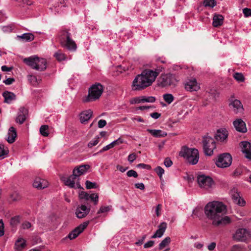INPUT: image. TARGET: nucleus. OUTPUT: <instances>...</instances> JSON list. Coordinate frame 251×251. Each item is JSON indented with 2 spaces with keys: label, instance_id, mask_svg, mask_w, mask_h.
<instances>
[{
  "label": "nucleus",
  "instance_id": "nucleus-1",
  "mask_svg": "<svg viewBox=\"0 0 251 251\" xmlns=\"http://www.w3.org/2000/svg\"><path fill=\"white\" fill-rule=\"evenodd\" d=\"M226 206L222 202L212 201L208 202L204 206V214L215 226H225L231 222L230 218L224 216L226 213Z\"/></svg>",
  "mask_w": 251,
  "mask_h": 251
},
{
  "label": "nucleus",
  "instance_id": "nucleus-2",
  "mask_svg": "<svg viewBox=\"0 0 251 251\" xmlns=\"http://www.w3.org/2000/svg\"><path fill=\"white\" fill-rule=\"evenodd\" d=\"M163 68L157 67L153 70L146 69L134 79L131 85L133 91H141L151 85L156 77L162 72Z\"/></svg>",
  "mask_w": 251,
  "mask_h": 251
},
{
  "label": "nucleus",
  "instance_id": "nucleus-3",
  "mask_svg": "<svg viewBox=\"0 0 251 251\" xmlns=\"http://www.w3.org/2000/svg\"><path fill=\"white\" fill-rule=\"evenodd\" d=\"M179 155L183 157L187 161L192 165L197 164L199 159V152L195 148H183L179 152Z\"/></svg>",
  "mask_w": 251,
  "mask_h": 251
},
{
  "label": "nucleus",
  "instance_id": "nucleus-4",
  "mask_svg": "<svg viewBox=\"0 0 251 251\" xmlns=\"http://www.w3.org/2000/svg\"><path fill=\"white\" fill-rule=\"evenodd\" d=\"M104 87L100 83L92 85L89 89L88 95L84 100L85 102L95 101L100 98L103 93Z\"/></svg>",
  "mask_w": 251,
  "mask_h": 251
},
{
  "label": "nucleus",
  "instance_id": "nucleus-5",
  "mask_svg": "<svg viewBox=\"0 0 251 251\" xmlns=\"http://www.w3.org/2000/svg\"><path fill=\"white\" fill-rule=\"evenodd\" d=\"M202 144L204 154L207 156L212 155L214 150L216 149L214 139L208 136H204L203 138Z\"/></svg>",
  "mask_w": 251,
  "mask_h": 251
},
{
  "label": "nucleus",
  "instance_id": "nucleus-6",
  "mask_svg": "<svg viewBox=\"0 0 251 251\" xmlns=\"http://www.w3.org/2000/svg\"><path fill=\"white\" fill-rule=\"evenodd\" d=\"M177 80L175 76L171 74H162L159 78L158 84L162 87L176 85Z\"/></svg>",
  "mask_w": 251,
  "mask_h": 251
},
{
  "label": "nucleus",
  "instance_id": "nucleus-7",
  "mask_svg": "<svg viewBox=\"0 0 251 251\" xmlns=\"http://www.w3.org/2000/svg\"><path fill=\"white\" fill-rule=\"evenodd\" d=\"M197 181L199 186L203 189L209 190L214 185L213 179L209 176L200 175L197 176Z\"/></svg>",
  "mask_w": 251,
  "mask_h": 251
},
{
  "label": "nucleus",
  "instance_id": "nucleus-8",
  "mask_svg": "<svg viewBox=\"0 0 251 251\" xmlns=\"http://www.w3.org/2000/svg\"><path fill=\"white\" fill-rule=\"evenodd\" d=\"M232 238L237 242H246L251 238V233L246 228H239L233 234Z\"/></svg>",
  "mask_w": 251,
  "mask_h": 251
},
{
  "label": "nucleus",
  "instance_id": "nucleus-9",
  "mask_svg": "<svg viewBox=\"0 0 251 251\" xmlns=\"http://www.w3.org/2000/svg\"><path fill=\"white\" fill-rule=\"evenodd\" d=\"M232 163V157L228 153H224L218 156L216 162L217 167L226 168L229 166Z\"/></svg>",
  "mask_w": 251,
  "mask_h": 251
},
{
  "label": "nucleus",
  "instance_id": "nucleus-10",
  "mask_svg": "<svg viewBox=\"0 0 251 251\" xmlns=\"http://www.w3.org/2000/svg\"><path fill=\"white\" fill-rule=\"evenodd\" d=\"M64 36L66 39L64 41V46L71 51H75L77 49V45L75 41L71 38V34L68 31L64 30Z\"/></svg>",
  "mask_w": 251,
  "mask_h": 251
},
{
  "label": "nucleus",
  "instance_id": "nucleus-11",
  "mask_svg": "<svg viewBox=\"0 0 251 251\" xmlns=\"http://www.w3.org/2000/svg\"><path fill=\"white\" fill-rule=\"evenodd\" d=\"M89 224V221L85 222L79 225L77 227H75L72 231L66 237L70 240H72L76 238L83 230L87 227Z\"/></svg>",
  "mask_w": 251,
  "mask_h": 251
},
{
  "label": "nucleus",
  "instance_id": "nucleus-12",
  "mask_svg": "<svg viewBox=\"0 0 251 251\" xmlns=\"http://www.w3.org/2000/svg\"><path fill=\"white\" fill-rule=\"evenodd\" d=\"M185 88L190 92L197 91L200 89V86L195 78H191L186 82Z\"/></svg>",
  "mask_w": 251,
  "mask_h": 251
},
{
  "label": "nucleus",
  "instance_id": "nucleus-13",
  "mask_svg": "<svg viewBox=\"0 0 251 251\" xmlns=\"http://www.w3.org/2000/svg\"><path fill=\"white\" fill-rule=\"evenodd\" d=\"M228 136V131L226 128H220L217 130L214 137L220 142H226Z\"/></svg>",
  "mask_w": 251,
  "mask_h": 251
},
{
  "label": "nucleus",
  "instance_id": "nucleus-14",
  "mask_svg": "<svg viewBox=\"0 0 251 251\" xmlns=\"http://www.w3.org/2000/svg\"><path fill=\"white\" fill-rule=\"evenodd\" d=\"M90 211V207L82 204L76 208L75 213L77 218L82 219L85 217L89 213Z\"/></svg>",
  "mask_w": 251,
  "mask_h": 251
},
{
  "label": "nucleus",
  "instance_id": "nucleus-15",
  "mask_svg": "<svg viewBox=\"0 0 251 251\" xmlns=\"http://www.w3.org/2000/svg\"><path fill=\"white\" fill-rule=\"evenodd\" d=\"M241 147L246 158L251 160V144L248 141H242L241 142Z\"/></svg>",
  "mask_w": 251,
  "mask_h": 251
},
{
  "label": "nucleus",
  "instance_id": "nucleus-16",
  "mask_svg": "<svg viewBox=\"0 0 251 251\" xmlns=\"http://www.w3.org/2000/svg\"><path fill=\"white\" fill-rule=\"evenodd\" d=\"M28 114V110L24 107L19 108L18 113V116L16 119V122L20 124H22L25 121L26 115Z\"/></svg>",
  "mask_w": 251,
  "mask_h": 251
},
{
  "label": "nucleus",
  "instance_id": "nucleus-17",
  "mask_svg": "<svg viewBox=\"0 0 251 251\" xmlns=\"http://www.w3.org/2000/svg\"><path fill=\"white\" fill-rule=\"evenodd\" d=\"M77 178V177L73 174L72 176H71L67 178L64 184L65 185L68 186L70 188L82 189V187H81L79 182L75 183V181Z\"/></svg>",
  "mask_w": 251,
  "mask_h": 251
},
{
  "label": "nucleus",
  "instance_id": "nucleus-18",
  "mask_svg": "<svg viewBox=\"0 0 251 251\" xmlns=\"http://www.w3.org/2000/svg\"><path fill=\"white\" fill-rule=\"evenodd\" d=\"M79 197L81 199H84L86 201L91 200L94 202L95 205L97 204L98 202L99 196L97 194H89L85 192H82L79 194Z\"/></svg>",
  "mask_w": 251,
  "mask_h": 251
},
{
  "label": "nucleus",
  "instance_id": "nucleus-19",
  "mask_svg": "<svg viewBox=\"0 0 251 251\" xmlns=\"http://www.w3.org/2000/svg\"><path fill=\"white\" fill-rule=\"evenodd\" d=\"M232 199L234 202L240 206H243L246 204L245 201L242 199L238 192L235 190L232 191Z\"/></svg>",
  "mask_w": 251,
  "mask_h": 251
},
{
  "label": "nucleus",
  "instance_id": "nucleus-20",
  "mask_svg": "<svg viewBox=\"0 0 251 251\" xmlns=\"http://www.w3.org/2000/svg\"><path fill=\"white\" fill-rule=\"evenodd\" d=\"M37 60L38 56L34 55L24 58L23 62L31 68L36 70V69H39L36 66Z\"/></svg>",
  "mask_w": 251,
  "mask_h": 251
},
{
  "label": "nucleus",
  "instance_id": "nucleus-21",
  "mask_svg": "<svg viewBox=\"0 0 251 251\" xmlns=\"http://www.w3.org/2000/svg\"><path fill=\"white\" fill-rule=\"evenodd\" d=\"M233 126L236 130L239 132L245 133L247 131L245 122L241 119L234 121Z\"/></svg>",
  "mask_w": 251,
  "mask_h": 251
},
{
  "label": "nucleus",
  "instance_id": "nucleus-22",
  "mask_svg": "<svg viewBox=\"0 0 251 251\" xmlns=\"http://www.w3.org/2000/svg\"><path fill=\"white\" fill-rule=\"evenodd\" d=\"M167 225L165 222L161 223L158 226V229L151 237V238H160L164 234Z\"/></svg>",
  "mask_w": 251,
  "mask_h": 251
},
{
  "label": "nucleus",
  "instance_id": "nucleus-23",
  "mask_svg": "<svg viewBox=\"0 0 251 251\" xmlns=\"http://www.w3.org/2000/svg\"><path fill=\"white\" fill-rule=\"evenodd\" d=\"M2 96L4 98V102L8 104L11 103L16 99V95L14 93L8 91L3 92Z\"/></svg>",
  "mask_w": 251,
  "mask_h": 251
},
{
  "label": "nucleus",
  "instance_id": "nucleus-24",
  "mask_svg": "<svg viewBox=\"0 0 251 251\" xmlns=\"http://www.w3.org/2000/svg\"><path fill=\"white\" fill-rule=\"evenodd\" d=\"M89 165H83L78 167L75 168L73 170V174L77 177L86 173L87 170L90 168Z\"/></svg>",
  "mask_w": 251,
  "mask_h": 251
},
{
  "label": "nucleus",
  "instance_id": "nucleus-25",
  "mask_svg": "<svg viewBox=\"0 0 251 251\" xmlns=\"http://www.w3.org/2000/svg\"><path fill=\"white\" fill-rule=\"evenodd\" d=\"M33 186L39 189H42L48 187V182L45 179L36 177L33 183Z\"/></svg>",
  "mask_w": 251,
  "mask_h": 251
},
{
  "label": "nucleus",
  "instance_id": "nucleus-26",
  "mask_svg": "<svg viewBox=\"0 0 251 251\" xmlns=\"http://www.w3.org/2000/svg\"><path fill=\"white\" fill-rule=\"evenodd\" d=\"M92 115L93 111L90 109L82 111L79 115L80 122L84 124L88 122L92 117Z\"/></svg>",
  "mask_w": 251,
  "mask_h": 251
},
{
  "label": "nucleus",
  "instance_id": "nucleus-27",
  "mask_svg": "<svg viewBox=\"0 0 251 251\" xmlns=\"http://www.w3.org/2000/svg\"><path fill=\"white\" fill-rule=\"evenodd\" d=\"M230 105L232 107L233 111L236 114L241 113L243 111V106L239 100H233L231 102Z\"/></svg>",
  "mask_w": 251,
  "mask_h": 251
},
{
  "label": "nucleus",
  "instance_id": "nucleus-28",
  "mask_svg": "<svg viewBox=\"0 0 251 251\" xmlns=\"http://www.w3.org/2000/svg\"><path fill=\"white\" fill-rule=\"evenodd\" d=\"M124 142L123 140L121 138H119L117 140L113 141L110 144L106 145V146L104 147L99 152L101 153L103 151H106L110 149H111L113 148L115 146L119 145L120 144H122Z\"/></svg>",
  "mask_w": 251,
  "mask_h": 251
},
{
  "label": "nucleus",
  "instance_id": "nucleus-29",
  "mask_svg": "<svg viewBox=\"0 0 251 251\" xmlns=\"http://www.w3.org/2000/svg\"><path fill=\"white\" fill-rule=\"evenodd\" d=\"M16 136L17 133L15 128L13 126L10 127L8 130V137L6 139L7 141L10 144L13 143L15 141Z\"/></svg>",
  "mask_w": 251,
  "mask_h": 251
},
{
  "label": "nucleus",
  "instance_id": "nucleus-30",
  "mask_svg": "<svg viewBox=\"0 0 251 251\" xmlns=\"http://www.w3.org/2000/svg\"><path fill=\"white\" fill-rule=\"evenodd\" d=\"M224 17L219 14H215L213 17L212 25L214 27H218L223 25Z\"/></svg>",
  "mask_w": 251,
  "mask_h": 251
},
{
  "label": "nucleus",
  "instance_id": "nucleus-31",
  "mask_svg": "<svg viewBox=\"0 0 251 251\" xmlns=\"http://www.w3.org/2000/svg\"><path fill=\"white\" fill-rule=\"evenodd\" d=\"M17 37L23 41L28 42L33 41L34 39L35 36L33 34L28 32L24 33L21 35H17Z\"/></svg>",
  "mask_w": 251,
  "mask_h": 251
},
{
  "label": "nucleus",
  "instance_id": "nucleus-32",
  "mask_svg": "<svg viewBox=\"0 0 251 251\" xmlns=\"http://www.w3.org/2000/svg\"><path fill=\"white\" fill-rule=\"evenodd\" d=\"M148 132L154 137H164L167 135V133L160 129H148Z\"/></svg>",
  "mask_w": 251,
  "mask_h": 251
},
{
  "label": "nucleus",
  "instance_id": "nucleus-33",
  "mask_svg": "<svg viewBox=\"0 0 251 251\" xmlns=\"http://www.w3.org/2000/svg\"><path fill=\"white\" fill-rule=\"evenodd\" d=\"M36 66L39 69H36L37 71H43L47 68V61L45 59L43 58H39L38 57V60L37 61Z\"/></svg>",
  "mask_w": 251,
  "mask_h": 251
},
{
  "label": "nucleus",
  "instance_id": "nucleus-34",
  "mask_svg": "<svg viewBox=\"0 0 251 251\" xmlns=\"http://www.w3.org/2000/svg\"><path fill=\"white\" fill-rule=\"evenodd\" d=\"M26 241L23 238L18 239L15 244V246L17 250L21 251L26 246Z\"/></svg>",
  "mask_w": 251,
  "mask_h": 251
},
{
  "label": "nucleus",
  "instance_id": "nucleus-35",
  "mask_svg": "<svg viewBox=\"0 0 251 251\" xmlns=\"http://www.w3.org/2000/svg\"><path fill=\"white\" fill-rule=\"evenodd\" d=\"M171 242V238L169 237H166L159 244V249L161 250L165 247L168 245Z\"/></svg>",
  "mask_w": 251,
  "mask_h": 251
},
{
  "label": "nucleus",
  "instance_id": "nucleus-36",
  "mask_svg": "<svg viewBox=\"0 0 251 251\" xmlns=\"http://www.w3.org/2000/svg\"><path fill=\"white\" fill-rule=\"evenodd\" d=\"M163 98L164 100L168 104L171 103L174 100V96H173V95H172L171 94H165L163 95Z\"/></svg>",
  "mask_w": 251,
  "mask_h": 251
},
{
  "label": "nucleus",
  "instance_id": "nucleus-37",
  "mask_svg": "<svg viewBox=\"0 0 251 251\" xmlns=\"http://www.w3.org/2000/svg\"><path fill=\"white\" fill-rule=\"evenodd\" d=\"M49 126L48 125H42L40 127V133L44 136L47 137L49 135L48 132Z\"/></svg>",
  "mask_w": 251,
  "mask_h": 251
},
{
  "label": "nucleus",
  "instance_id": "nucleus-38",
  "mask_svg": "<svg viewBox=\"0 0 251 251\" xmlns=\"http://www.w3.org/2000/svg\"><path fill=\"white\" fill-rule=\"evenodd\" d=\"M203 4L205 7L213 8L216 5V2L215 0H204Z\"/></svg>",
  "mask_w": 251,
  "mask_h": 251
},
{
  "label": "nucleus",
  "instance_id": "nucleus-39",
  "mask_svg": "<svg viewBox=\"0 0 251 251\" xmlns=\"http://www.w3.org/2000/svg\"><path fill=\"white\" fill-rule=\"evenodd\" d=\"M156 100V98L154 97L150 96V97H145L142 96L141 101L142 102H151L153 103L155 102Z\"/></svg>",
  "mask_w": 251,
  "mask_h": 251
},
{
  "label": "nucleus",
  "instance_id": "nucleus-40",
  "mask_svg": "<svg viewBox=\"0 0 251 251\" xmlns=\"http://www.w3.org/2000/svg\"><path fill=\"white\" fill-rule=\"evenodd\" d=\"M9 199L11 200H9L10 201H15L20 200L21 199V196L18 192H14L10 195Z\"/></svg>",
  "mask_w": 251,
  "mask_h": 251
},
{
  "label": "nucleus",
  "instance_id": "nucleus-41",
  "mask_svg": "<svg viewBox=\"0 0 251 251\" xmlns=\"http://www.w3.org/2000/svg\"><path fill=\"white\" fill-rule=\"evenodd\" d=\"M233 77L238 82H243L245 80V77L242 73H234L233 74Z\"/></svg>",
  "mask_w": 251,
  "mask_h": 251
},
{
  "label": "nucleus",
  "instance_id": "nucleus-42",
  "mask_svg": "<svg viewBox=\"0 0 251 251\" xmlns=\"http://www.w3.org/2000/svg\"><path fill=\"white\" fill-rule=\"evenodd\" d=\"M20 216H16L14 217L11 218L10 220V225L12 226H16L20 223Z\"/></svg>",
  "mask_w": 251,
  "mask_h": 251
},
{
  "label": "nucleus",
  "instance_id": "nucleus-43",
  "mask_svg": "<svg viewBox=\"0 0 251 251\" xmlns=\"http://www.w3.org/2000/svg\"><path fill=\"white\" fill-rule=\"evenodd\" d=\"M99 137L96 136L93 140L89 142L88 144V147L90 148L97 145L99 142Z\"/></svg>",
  "mask_w": 251,
  "mask_h": 251
},
{
  "label": "nucleus",
  "instance_id": "nucleus-44",
  "mask_svg": "<svg viewBox=\"0 0 251 251\" xmlns=\"http://www.w3.org/2000/svg\"><path fill=\"white\" fill-rule=\"evenodd\" d=\"M111 205L101 206L99 210L98 211V214L108 212L111 210Z\"/></svg>",
  "mask_w": 251,
  "mask_h": 251
},
{
  "label": "nucleus",
  "instance_id": "nucleus-45",
  "mask_svg": "<svg viewBox=\"0 0 251 251\" xmlns=\"http://www.w3.org/2000/svg\"><path fill=\"white\" fill-rule=\"evenodd\" d=\"M154 171L159 176L160 178H161L163 175L164 174V169L160 166H157L156 168H155L154 169Z\"/></svg>",
  "mask_w": 251,
  "mask_h": 251
},
{
  "label": "nucleus",
  "instance_id": "nucleus-46",
  "mask_svg": "<svg viewBox=\"0 0 251 251\" xmlns=\"http://www.w3.org/2000/svg\"><path fill=\"white\" fill-rule=\"evenodd\" d=\"M86 187L87 189H90L93 188H97V183L95 182H92L89 180H87L85 182Z\"/></svg>",
  "mask_w": 251,
  "mask_h": 251
},
{
  "label": "nucleus",
  "instance_id": "nucleus-47",
  "mask_svg": "<svg viewBox=\"0 0 251 251\" xmlns=\"http://www.w3.org/2000/svg\"><path fill=\"white\" fill-rule=\"evenodd\" d=\"M126 174L128 177H134L136 178L138 176L137 173L133 170H130L128 171Z\"/></svg>",
  "mask_w": 251,
  "mask_h": 251
},
{
  "label": "nucleus",
  "instance_id": "nucleus-48",
  "mask_svg": "<svg viewBox=\"0 0 251 251\" xmlns=\"http://www.w3.org/2000/svg\"><path fill=\"white\" fill-rule=\"evenodd\" d=\"M8 151L4 149V145L0 144V157L6 155L8 153Z\"/></svg>",
  "mask_w": 251,
  "mask_h": 251
},
{
  "label": "nucleus",
  "instance_id": "nucleus-49",
  "mask_svg": "<svg viewBox=\"0 0 251 251\" xmlns=\"http://www.w3.org/2000/svg\"><path fill=\"white\" fill-rule=\"evenodd\" d=\"M243 13L245 17L251 16V9L245 8L243 9Z\"/></svg>",
  "mask_w": 251,
  "mask_h": 251
},
{
  "label": "nucleus",
  "instance_id": "nucleus-50",
  "mask_svg": "<svg viewBox=\"0 0 251 251\" xmlns=\"http://www.w3.org/2000/svg\"><path fill=\"white\" fill-rule=\"evenodd\" d=\"M137 158V155L135 153H133L130 154L128 156L127 160L130 163H132Z\"/></svg>",
  "mask_w": 251,
  "mask_h": 251
},
{
  "label": "nucleus",
  "instance_id": "nucleus-51",
  "mask_svg": "<svg viewBox=\"0 0 251 251\" xmlns=\"http://www.w3.org/2000/svg\"><path fill=\"white\" fill-rule=\"evenodd\" d=\"M54 56L59 61L63 60V54L60 51L55 52L54 54Z\"/></svg>",
  "mask_w": 251,
  "mask_h": 251
},
{
  "label": "nucleus",
  "instance_id": "nucleus-52",
  "mask_svg": "<svg viewBox=\"0 0 251 251\" xmlns=\"http://www.w3.org/2000/svg\"><path fill=\"white\" fill-rule=\"evenodd\" d=\"M15 79L13 77H9L3 81L5 84L9 85L12 84L15 81Z\"/></svg>",
  "mask_w": 251,
  "mask_h": 251
},
{
  "label": "nucleus",
  "instance_id": "nucleus-53",
  "mask_svg": "<svg viewBox=\"0 0 251 251\" xmlns=\"http://www.w3.org/2000/svg\"><path fill=\"white\" fill-rule=\"evenodd\" d=\"M137 167L138 168H142L144 169H147L150 170L151 169V167L149 165L145 164L144 163H140L137 165Z\"/></svg>",
  "mask_w": 251,
  "mask_h": 251
},
{
  "label": "nucleus",
  "instance_id": "nucleus-54",
  "mask_svg": "<svg viewBox=\"0 0 251 251\" xmlns=\"http://www.w3.org/2000/svg\"><path fill=\"white\" fill-rule=\"evenodd\" d=\"M202 211V209L200 207H197L193 210L192 212V216H196V217L199 216V213Z\"/></svg>",
  "mask_w": 251,
  "mask_h": 251
},
{
  "label": "nucleus",
  "instance_id": "nucleus-55",
  "mask_svg": "<svg viewBox=\"0 0 251 251\" xmlns=\"http://www.w3.org/2000/svg\"><path fill=\"white\" fill-rule=\"evenodd\" d=\"M164 164L166 167H169L172 165L173 162L170 158H166L164 161Z\"/></svg>",
  "mask_w": 251,
  "mask_h": 251
},
{
  "label": "nucleus",
  "instance_id": "nucleus-56",
  "mask_svg": "<svg viewBox=\"0 0 251 251\" xmlns=\"http://www.w3.org/2000/svg\"><path fill=\"white\" fill-rule=\"evenodd\" d=\"M231 251H243V249L240 245H235L232 247Z\"/></svg>",
  "mask_w": 251,
  "mask_h": 251
},
{
  "label": "nucleus",
  "instance_id": "nucleus-57",
  "mask_svg": "<svg viewBox=\"0 0 251 251\" xmlns=\"http://www.w3.org/2000/svg\"><path fill=\"white\" fill-rule=\"evenodd\" d=\"M154 244V241L151 240L146 243L144 245V247L146 249L149 248L153 246Z\"/></svg>",
  "mask_w": 251,
  "mask_h": 251
},
{
  "label": "nucleus",
  "instance_id": "nucleus-58",
  "mask_svg": "<svg viewBox=\"0 0 251 251\" xmlns=\"http://www.w3.org/2000/svg\"><path fill=\"white\" fill-rule=\"evenodd\" d=\"M31 226V224L30 222L25 221L22 224V227L23 229H28Z\"/></svg>",
  "mask_w": 251,
  "mask_h": 251
},
{
  "label": "nucleus",
  "instance_id": "nucleus-59",
  "mask_svg": "<svg viewBox=\"0 0 251 251\" xmlns=\"http://www.w3.org/2000/svg\"><path fill=\"white\" fill-rule=\"evenodd\" d=\"M4 224L1 219H0V236L4 234Z\"/></svg>",
  "mask_w": 251,
  "mask_h": 251
},
{
  "label": "nucleus",
  "instance_id": "nucleus-60",
  "mask_svg": "<svg viewBox=\"0 0 251 251\" xmlns=\"http://www.w3.org/2000/svg\"><path fill=\"white\" fill-rule=\"evenodd\" d=\"M106 125V122L104 120H100L98 122V126L99 128H102Z\"/></svg>",
  "mask_w": 251,
  "mask_h": 251
},
{
  "label": "nucleus",
  "instance_id": "nucleus-61",
  "mask_svg": "<svg viewBox=\"0 0 251 251\" xmlns=\"http://www.w3.org/2000/svg\"><path fill=\"white\" fill-rule=\"evenodd\" d=\"M146 235H143L141 239L139 240L137 242H136L135 244L137 246H140L143 244L144 240L146 238Z\"/></svg>",
  "mask_w": 251,
  "mask_h": 251
},
{
  "label": "nucleus",
  "instance_id": "nucleus-62",
  "mask_svg": "<svg viewBox=\"0 0 251 251\" xmlns=\"http://www.w3.org/2000/svg\"><path fill=\"white\" fill-rule=\"evenodd\" d=\"M142 97H136L133 100L131 101V103H139L140 102H142V101H141Z\"/></svg>",
  "mask_w": 251,
  "mask_h": 251
},
{
  "label": "nucleus",
  "instance_id": "nucleus-63",
  "mask_svg": "<svg viewBox=\"0 0 251 251\" xmlns=\"http://www.w3.org/2000/svg\"><path fill=\"white\" fill-rule=\"evenodd\" d=\"M136 188L140 190H144L145 189V185L143 183H137L135 184Z\"/></svg>",
  "mask_w": 251,
  "mask_h": 251
},
{
  "label": "nucleus",
  "instance_id": "nucleus-64",
  "mask_svg": "<svg viewBox=\"0 0 251 251\" xmlns=\"http://www.w3.org/2000/svg\"><path fill=\"white\" fill-rule=\"evenodd\" d=\"M150 116L154 119H157L161 116V114L157 112H153L150 114Z\"/></svg>",
  "mask_w": 251,
  "mask_h": 251
}]
</instances>
